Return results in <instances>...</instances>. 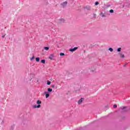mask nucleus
<instances>
[{
    "instance_id": "obj_13",
    "label": "nucleus",
    "mask_w": 130,
    "mask_h": 130,
    "mask_svg": "<svg viewBox=\"0 0 130 130\" xmlns=\"http://www.w3.org/2000/svg\"><path fill=\"white\" fill-rule=\"evenodd\" d=\"M118 52H120V51H121V48H118L117 49Z\"/></svg>"
},
{
    "instance_id": "obj_12",
    "label": "nucleus",
    "mask_w": 130,
    "mask_h": 130,
    "mask_svg": "<svg viewBox=\"0 0 130 130\" xmlns=\"http://www.w3.org/2000/svg\"><path fill=\"white\" fill-rule=\"evenodd\" d=\"M41 62H42V63H45V59L41 60Z\"/></svg>"
},
{
    "instance_id": "obj_23",
    "label": "nucleus",
    "mask_w": 130,
    "mask_h": 130,
    "mask_svg": "<svg viewBox=\"0 0 130 130\" xmlns=\"http://www.w3.org/2000/svg\"><path fill=\"white\" fill-rule=\"evenodd\" d=\"M113 10L111 9L110 10V13H113Z\"/></svg>"
},
{
    "instance_id": "obj_18",
    "label": "nucleus",
    "mask_w": 130,
    "mask_h": 130,
    "mask_svg": "<svg viewBox=\"0 0 130 130\" xmlns=\"http://www.w3.org/2000/svg\"><path fill=\"white\" fill-rule=\"evenodd\" d=\"M35 59V57H34V56H33L31 58H30V60H33Z\"/></svg>"
},
{
    "instance_id": "obj_2",
    "label": "nucleus",
    "mask_w": 130,
    "mask_h": 130,
    "mask_svg": "<svg viewBox=\"0 0 130 130\" xmlns=\"http://www.w3.org/2000/svg\"><path fill=\"white\" fill-rule=\"evenodd\" d=\"M68 4V3L67 2H64L63 3H62L61 5L63 8H64V7L67 6V5Z\"/></svg>"
},
{
    "instance_id": "obj_7",
    "label": "nucleus",
    "mask_w": 130,
    "mask_h": 130,
    "mask_svg": "<svg viewBox=\"0 0 130 130\" xmlns=\"http://www.w3.org/2000/svg\"><path fill=\"white\" fill-rule=\"evenodd\" d=\"M49 58L51 60H52L53 58V54H51L50 56L49 57Z\"/></svg>"
},
{
    "instance_id": "obj_27",
    "label": "nucleus",
    "mask_w": 130,
    "mask_h": 130,
    "mask_svg": "<svg viewBox=\"0 0 130 130\" xmlns=\"http://www.w3.org/2000/svg\"><path fill=\"white\" fill-rule=\"evenodd\" d=\"M2 124L4 123V121H2Z\"/></svg>"
},
{
    "instance_id": "obj_10",
    "label": "nucleus",
    "mask_w": 130,
    "mask_h": 130,
    "mask_svg": "<svg viewBox=\"0 0 130 130\" xmlns=\"http://www.w3.org/2000/svg\"><path fill=\"white\" fill-rule=\"evenodd\" d=\"M48 92H52V89L50 88H48Z\"/></svg>"
},
{
    "instance_id": "obj_9",
    "label": "nucleus",
    "mask_w": 130,
    "mask_h": 130,
    "mask_svg": "<svg viewBox=\"0 0 130 130\" xmlns=\"http://www.w3.org/2000/svg\"><path fill=\"white\" fill-rule=\"evenodd\" d=\"M36 61H40V58H39V57H36Z\"/></svg>"
},
{
    "instance_id": "obj_5",
    "label": "nucleus",
    "mask_w": 130,
    "mask_h": 130,
    "mask_svg": "<svg viewBox=\"0 0 130 130\" xmlns=\"http://www.w3.org/2000/svg\"><path fill=\"white\" fill-rule=\"evenodd\" d=\"M84 99H83V98H82V99H81L80 100H79V101H78V104H81V103H82V102H83V100Z\"/></svg>"
},
{
    "instance_id": "obj_14",
    "label": "nucleus",
    "mask_w": 130,
    "mask_h": 130,
    "mask_svg": "<svg viewBox=\"0 0 130 130\" xmlns=\"http://www.w3.org/2000/svg\"><path fill=\"white\" fill-rule=\"evenodd\" d=\"M47 85H50V84H51V82L48 80L47 81Z\"/></svg>"
},
{
    "instance_id": "obj_22",
    "label": "nucleus",
    "mask_w": 130,
    "mask_h": 130,
    "mask_svg": "<svg viewBox=\"0 0 130 130\" xmlns=\"http://www.w3.org/2000/svg\"><path fill=\"white\" fill-rule=\"evenodd\" d=\"M116 107H117V105H114L113 106V108H116Z\"/></svg>"
},
{
    "instance_id": "obj_25",
    "label": "nucleus",
    "mask_w": 130,
    "mask_h": 130,
    "mask_svg": "<svg viewBox=\"0 0 130 130\" xmlns=\"http://www.w3.org/2000/svg\"><path fill=\"white\" fill-rule=\"evenodd\" d=\"M5 36H6V35L2 36V38H5Z\"/></svg>"
},
{
    "instance_id": "obj_8",
    "label": "nucleus",
    "mask_w": 130,
    "mask_h": 130,
    "mask_svg": "<svg viewBox=\"0 0 130 130\" xmlns=\"http://www.w3.org/2000/svg\"><path fill=\"white\" fill-rule=\"evenodd\" d=\"M37 104H38V105H40V104H41V101H39V100L37 101Z\"/></svg>"
},
{
    "instance_id": "obj_4",
    "label": "nucleus",
    "mask_w": 130,
    "mask_h": 130,
    "mask_svg": "<svg viewBox=\"0 0 130 130\" xmlns=\"http://www.w3.org/2000/svg\"><path fill=\"white\" fill-rule=\"evenodd\" d=\"M45 94L46 95V98H48V97H49L50 94H49V93H48V92H45Z\"/></svg>"
},
{
    "instance_id": "obj_3",
    "label": "nucleus",
    "mask_w": 130,
    "mask_h": 130,
    "mask_svg": "<svg viewBox=\"0 0 130 130\" xmlns=\"http://www.w3.org/2000/svg\"><path fill=\"white\" fill-rule=\"evenodd\" d=\"M34 108H40V107H41V105H38V106H37L36 105H35L33 106Z\"/></svg>"
},
{
    "instance_id": "obj_6",
    "label": "nucleus",
    "mask_w": 130,
    "mask_h": 130,
    "mask_svg": "<svg viewBox=\"0 0 130 130\" xmlns=\"http://www.w3.org/2000/svg\"><path fill=\"white\" fill-rule=\"evenodd\" d=\"M85 9H86V10H90L91 9V7H90L89 6H86L85 7Z\"/></svg>"
},
{
    "instance_id": "obj_11",
    "label": "nucleus",
    "mask_w": 130,
    "mask_h": 130,
    "mask_svg": "<svg viewBox=\"0 0 130 130\" xmlns=\"http://www.w3.org/2000/svg\"><path fill=\"white\" fill-rule=\"evenodd\" d=\"M49 49V47H44V50H48Z\"/></svg>"
},
{
    "instance_id": "obj_29",
    "label": "nucleus",
    "mask_w": 130,
    "mask_h": 130,
    "mask_svg": "<svg viewBox=\"0 0 130 130\" xmlns=\"http://www.w3.org/2000/svg\"><path fill=\"white\" fill-rule=\"evenodd\" d=\"M92 72H94V71H92Z\"/></svg>"
},
{
    "instance_id": "obj_16",
    "label": "nucleus",
    "mask_w": 130,
    "mask_h": 130,
    "mask_svg": "<svg viewBox=\"0 0 130 130\" xmlns=\"http://www.w3.org/2000/svg\"><path fill=\"white\" fill-rule=\"evenodd\" d=\"M109 50H110L111 52H112V51H113V49H112V48H109Z\"/></svg>"
},
{
    "instance_id": "obj_28",
    "label": "nucleus",
    "mask_w": 130,
    "mask_h": 130,
    "mask_svg": "<svg viewBox=\"0 0 130 130\" xmlns=\"http://www.w3.org/2000/svg\"><path fill=\"white\" fill-rule=\"evenodd\" d=\"M124 67H125V65H124Z\"/></svg>"
},
{
    "instance_id": "obj_26",
    "label": "nucleus",
    "mask_w": 130,
    "mask_h": 130,
    "mask_svg": "<svg viewBox=\"0 0 130 130\" xmlns=\"http://www.w3.org/2000/svg\"><path fill=\"white\" fill-rule=\"evenodd\" d=\"M122 58H123V57H124V55H122Z\"/></svg>"
},
{
    "instance_id": "obj_24",
    "label": "nucleus",
    "mask_w": 130,
    "mask_h": 130,
    "mask_svg": "<svg viewBox=\"0 0 130 130\" xmlns=\"http://www.w3.org/2000/svg\"><path fill=\"white\" fill-rule=\"evenodd\" d=\"M54 87H55V86L54 85H52V88H54Z\"/></svg>"
},
{
    "instance_id": "obj_1",
    "label": "nucleus",
    "mask_w": 130,
    "mask_h": 130,
    "mask_svg": "<svg viewBox=\"0 0 130 130\" xmlns=\"http://www.w3.org/2000/svg\"><path fill=\"white\" fill-rule=\"evenodd\" d=\"M78 49V47H74V48L70 49L69 50L70 51H71V52H74V51H76Z\"/></svg>"
},
{
    "instance_id": "obj_21",
    "label": "nucleus",
    "mask_w": 130,
    "mask_h": 130,
    "mask_svg": "<svg viewBox=\"0 0 130 130\" xmlns=\"http://www.w3.org/2000/svg\"><path fill=\"white\" fill-rule=\"evenodd\" d=\"M125 108H126V107H120V109L122 110L125 109Z\"/></svg>"
},
{
    "instance_id": "obj_19",
    "label": "nucleus",
    "mask_w": 130,
    "mask_h": 130,
    "mask_svg": "<svg viewBox=\"0 0 130 130\" xmlns=\"http://www.w3.org/2000/svg\"><path fill=\"white\" fill-rule=\"evenodd\" d=\"M95 6H98V5H99V2H96L95 3Z\"/></svg>"
},
{
    "instance_id": "obj_20",
    "label": "nucleus",
    "mask_w": 130,
    "mask_h": 130,
    "mask_svg": "<svg viewBox=\"0 0 130 130\" xmlns=\"http://www.w3.org/2000/svg\"><path fill=\"white\" fill-rule=\"evenodd\" d=\"M101 16L102 17H106V16L103 13H101Z\"/></svg>"
},
{
    "instance_id": "obj_17",
    "label": "nucleus",
    "mask_w": 130,
    "mask_h": 130,
    "mask_svg": "<svg viewBox=\"0 0 130 130\" xmlns=\"http://www.w3.org/2000/svg\"><path fill=\"white\" fill-rule=\"evenodd\" d=\"M60 56H63L64 55V53H60Z\"/></svg>"
},
{
    "instance_id": "obj_15",
    "label": "nucleus",
    "mask_w": 130,
    "mask_h": 130,
    "mask_svg": "<svg viewBox=\"0 0 130 130\" xmlns=\"http://www.w3.org/2000/svg\"><path fill=\"white\" fill-rule=\"evenodd\" d=\"M60 23H63V22H64V19H61L60 20Z\"/></svg>"
}]
</instances>
